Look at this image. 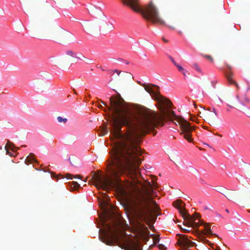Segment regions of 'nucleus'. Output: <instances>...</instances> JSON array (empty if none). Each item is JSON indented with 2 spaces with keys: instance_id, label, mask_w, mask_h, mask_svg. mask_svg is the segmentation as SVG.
<instances>
[{
  "instance_id": "f257e3e1",
  "label": "nucleus",
  "mask_w": 250,
  "mask_h": 250,
  "mask_svg": "<svg viewBox=\"0 0 250 250\" xmlns=\"http://www.w3.org/2000/svg\"><path fill=\"white\" fill-rule=\"evenodd\" d=\"M109 101L110 106L101 101L111 112L108 122L111 138L117 140L110 152L109 177H103L93 172L88 183L105 191L115 188L125 192L120 177L125 174L132 178L142 162L139 157L142 152L138 146L140 140L135 121L137 117L120 95L112 96Z\"/></svg>"
},
{
  "instance_id": "f03ea898",
  "label": "nucleus",
  "mask_w": 250,
  "mask_h": 250,
  "mask_svg": "<svg viewBox=\"0 0 250 250\" xmlns=\"http://www.w3.org/2000/svg\"><path fill=\"white\" fill-rule=\"evenodd\" d=\"M142 85L145 90L160 104L159 106L160 113L144 107L140 111L138 115L136 114L137 120L135 121H136L137 132L139 134V139L141 136L145 135L149 131L153 130L158 126L163 125L164 122L167 120L174 122L176 124L177 123L181 130L180 134L183 135L184 138L188 141L192 142L193 141L192 133L194 129V126H191L183 117L175 115L174 112L170 109L172 105L170 101L156 93L152 89V87L158 89L159 87L157 86L145 83Z\"/></svg>"
},
{
  "instance_id": "7ed1b4c3",
  "label": "nucleus",
  "mask_w": 250,
  "mask_h": 250,
  "mask_svg": "<svg viewBox=\"0 0 250 250\" xmlns=\"http://www.w3.org/2000/svg\"><path fill=\"white\" fill-rule=\"evenodd\" d=\"M132 193L128 204L129 211L138 224L145 222L147 224L153 221L152 212L156 213L160 208L156 202L152 199L154 193L153 188H157V184L152 185L147 181L142 185V189L133 186Z\"/></svg>"
},
{
  "instance_id": "20e7f679",
  "label": "nucleus",
  "mask_w": 250,
  "mask_h": 250,
  "mask_svg": "<svg viewBox=\"0 0 250 250\" xmlns=\"http://www.w3.org/2000/svg\"><path fill=\"white\" fill-rule=\"evenodd\" d=\"M123 3L130 7L133 11L141 12L144 18L153 23L164 24L165 22L160 18L158 9L152 2H150L144 8L139 4L140 0H121Z\"/></svg>"
},
{
  "instance_id": "39448f33",
  "label": "nucleus",
  "mask_w": 250,
  "mask_h": 250,
  "mask_svg": "<svg viewBox=\"0 0 250 250\" xmlns=\"http://www.w3.org/2000/svg\"><path fill=\"white\" fill-rule=\"evenodd\" d=\"M105 230L104 231V235L107 239L103 241L108 245L116 244L119 245L120 237L119 235V230L117 228L116 224L113 225L105 224Z\"/></svg>"
},
{
  "instance_id": "423d86ee",
  "label": "nucleus",
  "mask_w": 250,
  "mask_h": 250,
  "mask_svg": "<svg viewBox=\"0 0 250 250\" xmlns=\"http://www.w3.org/2000/svg\"><path fill=\"white\" fill-rule=\"evenodd\" d=\"M177 244L180 247V250H188V248L194 246L195 243L189 240L187 235L179 234Z\"/></svg>"
},
{
  "instance_id": "0eeeda50",
  "label": "nucleus",
  "mask_w": 250,
  "mask_h": 250,
  "mask_svg": "<svg viewBox=\"0 0 250 250\" xmlns=\"http://www.w3.org/2000/svg\"><path fill=\"white\" fill-rule=\"evenodd\" d=\"M236 98L237 102L235 103H231V104L235 105L239 110L246 112L247 109H249L246 106V104L250 103V99L245 95L242 97L237 96Z\"/></svg>"
},
{
  "instance_id": "6e6552de",
  "label": "nucleus",
  "mask_w": 250,
  "mask_h": 250,
  "mask_svg": "<svg viewBox=\"0 0 250 250\" xmlns=\"http://www.w3.org/2000/svg\"><path fill=\"white\" fill-rule=\"evenodd\" d=\"M199 217H200V216L197 213H195L194 216H191L188 214L187 216H186V218H184L185 220L184 224L189 227L193 228H198L200 224H199L198 223L195 222V220Z\"/></svg>"
},
{
  "instance_id": "1a4fd4ad",
  "label": "nucleus",
  "mask_w": 250,
  "mask_h": 250,
  "mask_svg": "<svg viewBox=\"0 0 250 250\" xmlns=\"http://www.w3.org/2000/svg\"><path fill=\"white\" fill-rule=\"evenodd\" d=\"M56 36L57 38L62 42L68 41L73 39L72 34L63 29L58 30Z\"/></svg>"
},
{
  "instance_id": "9d476101",
  "label": "nucleus",
  "mask_w": 250,
  "mask_h": 250,
  "mask_svg": "<svg viewBox=\"0 0 250 250\" xmlns=\"http://www.w3.org/2000/svg\"><path fill=\"white\" fill-rule=\"evenodd\" d=\"M174 206L178 209L180 213L184 218H186V216L188 214L187 210L184 208L185 204L180 200H177L173 202Z\"/></svg>"
},
{
  "instance_id": "9b49d317",
  "label": "nucleus",
  "mask_w": 250,
  "mask_h": 250,
  "mask_svg": "<svg viewBox=\"0 0 250 250\" xmlns=\"http://www.w3.org/2000/svg\"><path fill=\"white\" fill-rule=\"evenodd\" d=\"M200 225H204V234H205L209 235V236L215 235V236H218L215 234L212 233V232L210 229V225L209 223L204 224L203 222H202Z\"/></svg>"
},
{
  "instance_id": "f8f14e48",
  "label": "nucleus",
  "mask_w": 250,
  "mask_h": 250,
  "mask_svg": "<svg viewBox=\"0 0 250 250\" xmlns=\"http://www.w3.org/2000/svg\"><path fill=\"white\" fill-rule=\"evenodd\" d=\"M113 72L114 73H116L118 76L121 75V77H122L124 79H125L127 78L130 79L133 78L132 77V75L130 73H127L126 72L122 71L118 69H114L113 70Z\"/></svg>"
},
{
  "instance_id": "ddd939ff",
  "label": "nucleus",
  "mask_w": 250,
  "mask_h": 250,
  "mask_svg": "<svg viewBox=\"0 0 250 250\" xmlns=\"http://www.w3.org/2000/svg\"><path fill=\"white\" fill-rule=\"evenodd\" d=\"M226 77L230 84H234L237 88H239L238 84L232 79V74L230 71L226 72Z\"/></svg>"
},
{
  "instance_id": "4468645a",
  "label": "nucleus",
  "mask_w": 250,
  "mask_h": 250,
  "mask_svg": "<svg viewBox=\"0 0 250 250\" xmlns=\"http://www.w3.org/2000/svg\"><path fill=\"white\" fill-rule=\"evenodd\" d=\"M37 161L34 158V154L30 153L26 158L25 161L26 164H32L33 163H36Z\"/></svg>"
},
{
  "instance_id": "2eb2a0df",
  "label": "nucleus",
  "mask_w": 250,
  "mask_h": 250,
  "mask_svg": "<svg viewBox=\"0 0 250 250\" xmlns=\"http://www.w3.org/2000/svg\"><path fill=\"white\" fill-rule=\"evenodd\" d=\"M224 195L228 199H234L236 196V193L235 192L233 191H228L226 190Z\"/></svg>"
},
{
  "instance_id": "dca6fc26",
  "label": "nucleus",
  "mask_w": 250,
  "mask_h": 250,
  "mask_svg": "<svg viewBox=\"0 0 250 250\" xmlns=\"http://www.w3.org/2000/svg\"><path fill=\"white\" fill-rule=\"evenodd\" d=\"M5 150H6V152L9 154V149H11L13 151L15 152L16 150L19 149L17 147L14 146V145L12 143H10L9 144H6L5 146Z\"/></svg>"
},
{
  "instance_id": "f3484780",
  "label": "nucleus",
  "mask_w": 250,
  "mask_h": 250,
  "mask_svg": "<svg viewBox=\"0 0 250 250\" xmlns=\"http://www.w3.org/2000/svg\"><path fill=\"white\" fill-rule=\"evenodd\" d=\"M78 59L80 60L83 59V61L86 64H91L93 63V61L92 59L85 57L83 54H81L80 57L78 58Z\"/></svg>"
},
{
  "instance_id": "a211bd4d",
  "label": "nucleus",
  "mask_w": 250,
  "mask_h": 250,
  "mask_svg": "<svg viewBox=\"0 0 250 250\" xmlns=\"http://www.w3.org/2000/svg\"><path fill=\"white\" fill-rule=\"evenodd\" d=\"M65 177L68 179H72L73 178L81 179L82 176L80 175H73L70 173L65 174Z\"/></svg>"
},
{
  "instance_id": "6ab92c4d",
  "label": "nucleus",
  "mask_w": 250,
  "mask_h": 250,
  "mask_svg": "<svg viewBox=\"0 0 250 250\" xmlns=\"http://www.w3.org/2000/svg\"><path fill=\"white\" fill-rule=\"evenodd\" d=\"M66 55H67L68 56H71L73 58H77L78 59V58H79V57H77V54L71 51V50H68L66 52Z\"/></svg>"
},
{
  "instance_id": "aec40b11",
  "label": "nucleus",
  "mask_w": 250,
  "mask_h": 250,
  "mask_svg": "<svg viewBox=\"0 0 250 250\" xmlns=\"http://www.w3.org/2000/svg\"><path fill=\"white\" fill-rule=\"evenodd\" d=\"M108 132V129H107L106 128V126L105 125L102 128V130L100 132V133H99V135L100 136H104V135H106V134H107Z\"/></svg>"
},
{
  "instance_id": "412c9836",
  "label": "nucleus",
  "mask_w": 250,
  "mask_h": 250,
  "mask_svg": "<svg viewBox=\"0 0 250 250\" xmlns=\"http://www.w3.org/2000/svg\"><path fill=\"white\" fill-rule=\"evenodd\" d=\"M216 190L218 191V192H219L220 193L224 194V195L225 194V192L226 191L225 188H224L223 187H217L216 188Z\"/></svg>"
},
{
  "instance_id": "4be33fe9",
  "label": "nucleus",
  "mask_w": 250,
  "mask_h": 250,
  "mask_svg": "<svg viewBox=\"0 0 250 250\" xmlns=\"http://www.w3.org/2000/svg\"><path fill=\"white\" fill-rule=\"evenodd\" d=\"M72 186H73L72 188H73L74 189H76L79 188L80 187V185L79 184H78V182L74 181L72 182Z\"/></svg>"
},
{
  "instance_id": "5701e85b",
  "label": "nucleus",
  "mask_w": 250,
  "mask_h": 250,
  "mask_svg": "<svg viewBox=\"0 0 250 250\" xmlns=\"http://www.w3.org/2000/svg\"><path fill=\"white\" fill-rule=\"evenodd\" d=\"M57 120L60 123L63 122V123H65L67 121V119L66 118H63L61 116H58L57 117Z\"/></svg>"
},
{
  "instance_id": "b1692460",
  "label": "nucleus",
  "mask_w": 250,
  "mask_h": 250,
  "mask_svg": "<svg viewBox=\"0 0 250 250\" xmlns=\"http://www.w3.org/2000/svg\"><path fill=\"white\" fill-rule=\"evenodd\" d=\"M175 66H176L178 69V70L180 72L182 71H185V69H184L180 65L177 63L175 65Z\"/></svg>"
},
{
  "instance_id": "393cba45",
  "label": "nucleus",
  "mask_w": 250,
  "mask_h": 250,
  "mask_svg": "<svg viewBox=\"0 0 250 250\" xmlns=\"http://www.w3.org/2000/svg\"><path fill=\"white\" fill-rule=\"evenodd\" d=\"M107 30H110V31H112L113 30L114 27L112 23H109V25L107 24Z\"/></svg>"
},
{
  "instance_id": "a878e982",
  "label": "nucleus",
  "mask_w": 250,
  "mask_h": 250,
  "mask_svg": "<svg viewBox=\"0 0 250 250\" xmlns=\"http://www.w3.org/2000/svg\"><path fill=\"white\" fill-rule=\"evenodd\" d=\"M204 57L208 59L209 61H210L211 62H213V59L212 57L210 55H205Z\"/></svg>"
},
{
  "instance_id": "bb28decb",
  "label": "nucleus",
  "mask_w": 250,
  "mask_h": 250,
  "mask_svg": "<svg viewBox=\"0 0 250 250\" xmlns=\"http://www.w3.org/2000/svg\"><path fill=\"white\" fill-rule=\"evenodd\" d=\"M158 247L161 250H166L167 249L166 247L164 245L162 244H160L158 246Z\"/></svg>"
},
{
  "instance_id": "cd10ccee",
  "label": "nucleus",
  "mask_w": 250,
  "mask_h": 250,
  "mask_svg": "<svg viewBox=\"0 0 250 250\" xmlns=\"http://www.w3.org/2000/svg\"><path fill=\"white\" fill-rule=\"evenodd\" d=\"M193 66L198 71H201V69L199 68L198 64L196 63H193Z\"/></svg>"
},
{
  "instance_id": "c85d7f7f",
  "label": "nucleus",
  "mask_w": 250,
  "mask_h": 250,
  "mask_svg": "<svg viewBox=\"0 0 250 250\" xmlns=\"http://www.w3.org/2000/svg\"><path fill=\"white\" fill-rule=\"evenodd\" d=\"M169 58L171 61V62H172V63H173V64L174 65L177 64V63L175 62V61L174 60V59L171 56H169Z\"/></svg>"
},
{
  "instance_id": "c756f323",
  "label": "nucleus",
  "mask_w": 250,
  "mask_h": 250,
  "mask_svg": "<svg viewBox=\"0 0 250 250\" xmlns=\"http://www.w3.org/2000/svg\"><path fill=\"white\" fill-rule=\"evenodd\" d=\"M98 106L99 108H101L102 109H103L104 111H107V108H104L103 106L102 105H101V104H99L98 105Z\"/></svg>"
},
{
  "instance_id": "7c9ffc66",
  "label": "nucleus",
  "mask_w": 250,
  "mask_h": 250,
  "mask_svg": "<svg viewBox=\"0 0 250 250\" xmlns=\"http://www.w3.org/2000/svg\"><path fill=\"white\" fill-rule=\"evenodd\" d=\"M248 109V110H247V111L246 112V113L248 116L250 117V109Z\"/></svg>"
},
{
  "instance_id": "2f4dec72",
  "label": "nucleus",
  "mask_w": 250,
  "mask_h": 250,
  "mask_svg": "<svg viewBox=\"0 0 250 250\" xmlns=\"http://www.w3.org/2000/svg\"><path fill=\"white\" fill-rule=\"evenodd\" d=\"M182 229L183 231L184 232H188L189 231V229H183V228H182Z\"/></svg>"
},
{
  "instance_id": "473e14b6",
  "label": "nucleus",
  "mask_w": 250,
  "mask_h": 250,
  "mask_svg": "<svg viewBox=\"0 0 250 250\" xmlns=\"http://www.w3.org/2000/svg\"><path fill=\"white\" fill-rule=\"evenodd\" d=\"M95 7L94 6H91L90 7V9L91 11H93Z\"/></svg>"
},
{
  "instance_id": "72a5a7b5",
  "label": "nucleus",
  "mask_w": 250,
  "mask_h": 250,
  "mask_svg": "<svg viewBox=\"0 0 250 250\" xmlns=\"http://www.w3.org/2000/svg\"><path fill=\"white\" fill-rule=\"evenodd\" d=\"M213 111L214 113V114H215V115L217 116V112L216 111V110H215V108H213Z\"/></svg>"
},
{
  "instance_id": "f704fd0d",
  "label": "nucleus",
  "mask_w": 250,
  "mask_h": 250,
  "mask_svg": "<svg viewBox=\"0 0 250 250\" xmlns=\"http://www.w3.org/2000/svg\"><path fill=\"white\" fill-rule=\"evenodd\" d=\"M181 72L183 73V74L185 76H186V72H187V71H186V70H185V71H182V72Z\"/></svg>"
},
{
  "instance_id": "c9c22d12",
  "label": "nucleus",
  "mask_w": 250,
  "mask_h": 250,
  "mask_svg": "<svg viewBox=\"0 0 250 250\" xmlns=\"http://www.w3.org/2000/svg\"><path fill=\"white\" fill-rule=\"evenodd\" d=\"M89 25L88 24H87V29L89 31H90V29L89 28Z\"/></svg>"
},
{
  "instance_id": "e433bc0d",
  "label": "nucleus",
  "mask_w": 250,
  "mask_h": 250,
  "mask_svg": "<svg viewBox=\"0 0 250 250\" xmlns=\"http://www.w3.org/2000/svg\"><path fill=\"white\" fill-rule=\"evenodd\" d=\"M154 241H155V243H157L158 242H159V239H158V238H156L155 239Z\"/></svg>"
},
{
  "instance_id": "4c0bfd02",
  "label": "nucleus",
  "mask_w": 250,
  "mask_h": 250,
  "mask_svg": "<svg viewBox=\"0 0 250 250\" xmlns=\"http://www.w3.org/2000/svg\"><path fill=\"white\" fill-rule=\"evenodd\" d=\"M247 204L250 205V198L248 200Z\"/></svg>"
},
{
  "instance_id": "58836bf2",
  "label": "nucleus",
  "mask_w": 250,
  "mask_h": 250,
  "mask_svg": "<svg viewBox=\"0 0 250 250\" xmlns=\"http://www.w3.org/2000/svg\"><path fill=\"white\" fill-rule=\"evenodd\" d=\"M29 10H30L29 8V7H27L26 11H27V12H28Z\"/></svg>"
},
{
  "instance_id": "ea45409f",
  "label": "nucleus",
  "mask_w": 250,
  "mask_h": 250,
  "mask_svg": "<svg viewBox=\"0 0 250 250\" xmlns=\"http://www.w3.org/2000/svg\"><path fill=\"white\" fill-rule=\"evenodd\" d=\"M163 40H164V41L165 42H167V40H165V39H163Z\"/></svg>"
},
{
  "instance_id": "a19ab883",
  "label": "nucleus",
  "mask_w": 250,
  "mask_h": 250,
  "mask_svg": "<svg viewBox=\"0 0 250 250\" xmlns=\"http://www.w3.org/2000/svg\"><path fill=\"white\" fill-rule=\"evenodd\" d=\"M204 240H205L204 241V243L205 242V241H208L207 239H206L205 238H204Z\"/></svg>"
},
{
  "instance_id": "79ce46f5",
  "label": "nucleus",
  "mask_w": 250,
  "mask_h": 250,
  "mask_svg": "<svg viewBox=\"0 0 250 250\" xmlns=\"http://www.w3.org/2000/svg\"><path fill=\"white\" fill-rule=\"evenodd\" d=\"M216 135H218V136H220V137H222V135H220V134H216Z\"/></svg>"
},
{
  "instance_id": "37998d69",
  "label": "nucleus",
  "mask_w": 250,
  "mask_h": 250,
  "mask_svg": "<svg viewBox=\"0 0 250 250\" xmlns=\"http://www.w3.org/2000/svg\"><path fill=\"white\" fill-rule=\"evenodd\" d=\"M226 211L227 212H229V210L228 209H226Z\"/></svg>"
},
{
  "instance_id": "c03bdc74",
  "label": "nucleus",
  "mask_w": 250,
  "mask_h": 250,
  "mask_svg": "<svg viewBox=\"0 0 250 250\" xmlns=\"http://www.w3.org/2000/svg\"><path fill=\"white\" fill-rule=\"evenodd\" d=\"M74 91V93L76 94H77V92H76V91L75 90V89H73Z\"/></svg>"
},
{
  "instance_id": "a18cd8bd",
  "label": "nucleus",
  "mask_w": 250,
  "mask_h": 250,
  "mask_svg": "<svg viewBox=\"0 0 250 250\" xmlns=\"http://www.w3.org/2000/svg\"><path fill=\"white\" fill-rule=\"evenodd\" d=\"M209 121H210V122H211V123L212 124H213V121H212V120H209Z\"/></svg>"
},
{
  "instance_id": "49530a36",
  "label": "nucleus",
  "mask_w": 250,
  "mask_h": 250,
  "mask_svg": "<svg viewBox=\"0 0 250 250\" xmlns=\"http://www.w3.org/2000/svg\"><path fill=\"white\" fill-rule=\"evenodd\" d=\"M87 179V178H86L85 179V180L84 181V182H86Z\"/></svg>"
},
{
  "instance_id": "de8ad7c7",
  "label": "nucleus",
  "mask_w": 250,
  "mask_h": 250,
  "mask_svg": "<svg viewBox=\"0 0 250 250\" xmlns=\"http://www.w3.org/2000/svg\"><path fill=\"white\" fill-rule=\"evenodd\" d=\"M248 212H250V210H248Z\"/></svg>"
}]
</instances>
